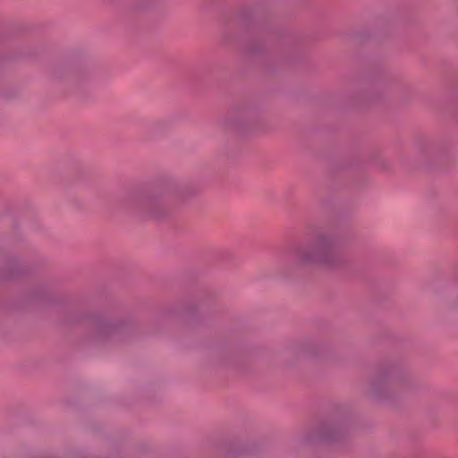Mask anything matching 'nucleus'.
<instances>
[{"instance_id": "obj_2", "label": "nucleus", "mask_w": 458, "mask_h": 458, "mask_svg": "<svg viewBox=\"0 0 458 458\" xmlns=\"http://www.w3.org/2000/svg\"><path fill=\"white\" fill-rule=\"evenodd\" d=\"M320 437H322V438H327V436L326 435V433L321 432V433H320Z\"/></svg>"}, {"instance_id": "obj_1", "label": "nucleus", "mask_w": 458, "mask_h": 458, "mask_svg": "<svg viewBox=\"0 0 458 458\" xmlns=\"http://www.w3.org/2000/svg\"><path fill=\"white\" fill-rule=\"evenodd\" d=\"M329 249L323 243H318L310 248L299 249L295 253L297 261L301 264H315L328 262Z\"/></svg>"}]
</instances>
